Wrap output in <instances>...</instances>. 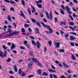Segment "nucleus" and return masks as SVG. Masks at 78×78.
Returning <instances> with one entry per match:
<instances>
[{"mask_svg": "<svg viewBox=\"0 0 78 78\" xmlns=\"http://www.w3.org/2000/svg\"><path fill=\"white\" fill-rule=\"evenodd\" d=\"M9 72L10 74H13V73H14V72L12 71H10Z\"/></svg>", "mask_w": 78, "mask_h": 78, "instance_id": "e2e57ef3", "label": "nucleus"}, {"mask_svg": "<svg viewBox=\"0 0 78 78\" xmlns=\"http://www.w3.org/2000/svg\"><path fill=\"white\" fill-rule=\"evenodd\" d=\"M71 59L73 60H76V58L73 55H72L71 56Z\"/></svg>", "mask_w": 78, "mask_h": 78, "instance_id": "aec40b11", "label": "nucleus"}, {"mask_svg": "<svg viewBox=\"0 0 78 78\" xmlns=\"http://www.w3.org/2000/svg\"><path fill=\"white\" fill-rule=\"evenodd\" d=\"M37 6L38 7L40 8H42V4H37Z\"/></svg>", "mask_w": 78, "mask_h": 78, "instance_id": "72a5a7b5", "label": "nucleus"}, {"mask_svg": "<svg viewBox=\"0 0 78 78\" xmlns=\"http://www.w3.org/2000/svg\"><path fill=\"white\" fill-rule=\"evenodd\" d=\"M69 28H71V30H73V31H75V29L73 28V27L69 26Z\"/></svg>", "mask_w": 78, "mask_h": 78, "instance_id": "c03bdc74", "label": "nucleus"}, {"mask_svg": "<svg viewBox=\"0 0 78 78\" xmlns=\"http://www.w3.org/2000/svg\"><path fill=\"white\" fill-rule=\"evenodd\" d=\"M37 25L39 27H41V25L40 24V23H39L38 22H37Z\"/></svg>", "mask_w": 78, "mask_h": 78, "instance_id": "58836bf2", "label": "nucleus"}, {"mask_svg": "<svg viewBox=\"0 0 78 78\" xmlns=\"http://www.w3.org/2000/svg\"><path fill=\"white\" fill-rule=\"evenodd\" d=\"M27 11L28 12L29 14L30 15H31V11L30 9L29 8H27Z\"/></svg>", "mask_w": 78, "mask_h": 78, "instance_id": "2eb2a0df", "label": "nucleus"}, {"mask_svg": "<svg viewBox=\"0 0 78 78\" xmlns=\"http://www.w3.org/2000/svg\"><path fill=\"white\" fill-rule=\"evenodd\" d=\"M23 59H19L18 62V63H19L20 62H23Z\"/></svg>", "mask_w": 78, "mask_h": 78, "instance_id": "c9c22d12", "label": "nucleus"}, {"mask_svg": "<svg viewBox=\"0 0 78 78\" xmlns=\"http://www.w3.org/2000/svg\"><path fill=\"white\" fill-rule=\"evenodd\" d=\"M73 77H74V78H76V77H78V76L76 75V74H74L73 75Z\"/></svg>", "mask_w": 78, "mask_h": 78, "instance_id": "69168bd1", "label": "nucleus"}, {"mask_svg": "<svg viewBox=\"0 0 78 78\" xmlns=\"http://www.w3.org/2000/svg\"><path fill=\"white\" fill-rule=\"evenodd\" d=\"M58 66H59V67H63V66L62 65V64H61L60 62L59 63V64H58Z\"/></svg>", "mask_w": 78, "mask_h": 78, "instance_id": "052dcab7", "label": "nucleus"}, {"mask_svg": "<svg viewBox=\"0 0 78 78\" xmlns=\"http://www.w3.org/2000/svg\"><path fill=\"white\" fill-rule=\"evenodd\" d=\"M70 39L71 41H73L74 40H76V38L75 37H72V36H71L70 37Z\"/></svg>", "mask_w": 78, "mask_h": 78, "instance_id": "f8f14e48", "label": "nucleus"}, {"mask_svg": "<svg viewBox=\"0 0 78 78\" xmlns=\"http://www.w3.org/2000/svg\"><path fill=\"white\" fill-rule=\"evenodd\" d=\"M66 24H67V23H66V22L65 21L61 22L60 23V25H62V24L64 25H66Z\"/></svg>", "mask_w": 78, "mask_h": 78, "instance_id": "9b49d317", "label": "nucleus"}, {"mask_svg": "<svg viewBox=\"0 0 78 78\" xmlns=\"http://www.w3.org/2000/svg\"><path fill=\"white\" fill-rule=\"evenodd\" d=\"M51 66L52 69H53L54 70H55V66H53L52 65H51Z\"/></svg>", "mask_w": 78, "mask_h": 78, "instance_id": "5fc2aeb1", "label": "nucleus"}, {"mask_svg": "<svg viewBox=\"0 0 78 78\" xmlns=\"http://www.w3.org/2000/svg\"><path fill=\"white\" fill-rule=\"evenodd\" d=\"M21 31L22 32H23V33H25V29L23 27L21 30Z\"/></svg>", "mask_w": 78, "mask_h": 78, "instance_id": "a18cd8bd", "label": "nucleus"}, {"mask_svg": "<svg viewBox=\"0 0 78 78\" xmlns=\"http://www.w3.org/2000/svg\"><path fill=\"white\" fill-rule=\"evenodd\" d=\"M44 51L45 53H47V48L46 47H44Z\"/></svg>", "mask_w": 78, "mask_h": 78, "instance_id": "c85d7f7f", "label": "nucleus"}, {"mask_svg": "<svg viewBox=\"0 0 78 78\" xmlns=\"http://www.w3.org/2000/svg\"><path fill=\"white\" fill-rule=\"evenodd\" d=\"M30 37L31 39H33V40H34V37L33 36H30Z\"/></svg>", "mask_w": 78, "mask_h": 78, "instance_id": "864d4df0", "label": "nucleus"}, {"mask_svg": "<svg viewBox=\"0 0 78 78\" xmlns=\"http://www.w3.org/2000/svg\"><path fill=\"white\" fill-rule=\"evenodd\" d=\"M14 70L16 72H17V66L14 65Z\"/></svg>", "mask_w": 78, "mask_h": 78, "instance_id": "412c9836", "label": "nucleus"}, {"mask_svg": "<svg viewBox=\"0 0 78 78\" xmlns=\"http://www.w3.org/2000/svg\"><path fill=\"white\" fill-rule=\"evenodd\" d=\"M21 3L22 4V5H23V6H25V1H24V0H22L21 1Z\"/></svg>", "mask_w": 78, "mask_h": 78, "instance_id": "4c0bfd02", "label": "nucleus"}, {"mask_svg": "<svg viewBox=\"0 0 78 78\" xmlns=\"http://www.w3.org/2000/svg\"><path fill=\"white\" fill-rule=\"evenodd\" d=\"M61 78H66L64 76H62L60 77Z\"/></svg>", "mask_w": 78, "mask_h": 78, "instance_id": "774afa93", "label": "nucleus"}, {"mask_svg": "<svg viewBox=\"0 0 78 78\" xmlns=\"http://www.w3.org/2000/svg\"><path fill=\"white\" fill-rule=\"evenodd\" d=\"M70 45L72 47H74L75 46V44L73 42L71 43Z\"/></svg>", "mask_w": 78, "mask_h": 78, "instance_id": "49530a36", "label": "nucleus"}, {"mask_svg": "<svg viewBox=\"0 0 78 78\" xmlns=\"http://www.w3.org/2000/svg\"><path fill=\"white\" fill-rule=\"evenodd\" d=\"M41 23L44 26V27H46L47 28H48V30H49V28H50V27L48 25H46L43 23L42 21H41Z\"/></svg>", "mask_w": 78, "mask_h": 78, "instance_id": "20e7f679", "label": "nucleus"}, {"mask_svg": "<svg viewBox=\"0 0 78 78\" xmlns=\"http://www.w3.org/2000/svg\"><path fill=\"white\" fill-rule=\"evenodd\" d=\"M20 49H22L23 50H25V47L22 46H20Z\"/></svg>", "mask_w": 78, "mask_h": 78, "instance_id": "79ce46f5", "label": "nucleus"}, {"mask_svg": "<svg viewBox=\"0 0 78 78\" xmlns=\"http://www.w3.org/2000/svg\"><path fill=\"white\" fill-rule=\"evenodd\" d=\"M48 71H49V72H51V73H55V72H56V71L51 69H49Z\"/></svg>", "mask_w": 78, "mask_h": 78, "instance_id": "4468645a", "label": "nucleus"}, {"mask_svg": "<svg viewBox=\"0 0 78 78\" xmlns=\"http://www.w3.org/2000/svg\"><path fill=\"white\" fill-rule=\"evenodd\" d=\"M3 48L4 49H7L8 48L6 47V46L5 45H3Z\"/></svg>", "mask_w": 78, "mask_h": 78, "instance_id": "4d7b16f0", "label": "nucleus"}, {"mask_svg": "<svg viewBox=\"0 0 78 78\" xmlns=\"http://www.w3.org/2000/svg\"><path fill=\"white\" fill-rule=\"evenodd\" d=\"M68 76H69V77H68V78H71V77H72V75H71L69 74V75H68Z\"/></svg>", "mask_w": 78, "mask_h": 78, "instance_id": "338daca9", "label": "nucleus"}, {"mask_svg": "<svg viewBox=\"0 0 78 78\" xmlns=\"http://www.w3.org/2000/svg\"><path fill=\"white\" fill-rule=\"evenodd\" d=\"M20 16H21L23 17V18H24V19H25V18H26V17H25V16L24 15V14L22 12L20 14Z\"/></svg>", "mask_w": 78, "mask_h": 78, "instance_id": "b1692460", "label": "nucleus"}, {"mask_svg": "<svg viewBox=\"0 0 78 78\" xmlns=\"http://www.w3.org/2000/svg\"><path fill=\"white\" fill-rule=\"evenodd\" d=\"M32 61H34V62H37V60L36 58H32Z\"/></svg>", "mask_w": 78, "mask_h": 78, "instance_id": "c756f323", "label": "nucleus"}, {"mask_svg": "<svg viewBox=\"0 0 78 78\" xmlns=\"http://www.w3.org/2000/svg\"><path fill=\"white\" fill-rule=\"evenodd\" d=\"M15 47H16V46L14 44V43H12L10 50H12L14 49Z\"/></svg>", "mask_w": 78, "mask_h": 78, "instance_id": "6e6552de", "label": "nucleus"}, {"mask_svg": "<svg viewBox=\"0 0 78 78\" xmlns=\"http://www.w3.org/2000/svg\"><path fill=\"white\" fill-rule=\"evenodd\" d=\"M75 24V23H74L73 22H70L69 23V25H74Z\"/></svg>", "mask_w": 78, "mask_h": 78, "instance_id": "473e14b6", "label": "nucleus"}, {"mask_svg": "<svg viewBox=\"0 0 78 78\" xmlns=\"http://www.w3.org/2000/svg\"><path fill=\"white\" fill-rule=\"evenodd\" d=\"M40 17H44V15H43V13H41L40 14Z\"/></svg>", "mask_w": 78, "mask_h": 78, "instance_id": "bf43d9fd", "label": "nucleus"}, {"mask_svg": "<svg viewBox=\"0 0 78 78\" xmlns=\"http://www.w3.org/2000/svg\"><path fill=\"white\" fill-rule=\"evenodd\" d=\"M72 9L73 11H74L75 12H76V11H77V10H76V9H75V8L73 7L72 8Z\"/></svg>", "mask_w": 78, "mask_h": 78, "instance_id": "09e8293b", "label": "nucleus"}, {"mask_svg": "<svg viewBox=\"0 0 78 78\" xmlns=\"http://www.w3.org/2000/svg\"><path fill=\"white\" fill-rule=\"evenodd\" d=\"M35 30H36L35 31L37 34H40V33L39 31V28H35Z\"/></svg>", "mask_w": 78, "mask_h": 78, "instance_id": "9d476101", "label": "nucleus"}, {"mask_svg": "<svg viewBox=\"0 0 78 78\" xmlns=\"http://www.w3.org/2000/svg\"><path fill=\"white\" fill-rule=\"evenodd\" d=\"M8 32L9 33V34H7L6 36H8L9 37H11V36H12L14 34H19V32L17 31H12L11 29L10 28L8 29Z\"/></svg>", "mask_w": 78, "mask_h": 78, "instance_id": "f257e3e1", "label": "nucleus"}, {"mask_svg": "<svg viewBox=\"0 0 78 78\" xmlns=\"http://www.w3.org/2000/svg\"><path fill=\"white\" fill-rule=\"evenodd\" d=\"M7 19L8 20H9L10 22H12V20H11V17L10 15H9L8 16Z\"/></svg>", "mask_w": 78, "mask_h": 78, "instance_id": "a211bd4d", "label": "nucleus"}, {"mask_svg": "<svg viewBox=\"0 0 78 78\" xmlns=\"http://www.w3.org/2000/svg\"><path fill=\"white\" fill-rule=\"evenodd\" d=\"M55 45H56V47L57 48H59L60 45V43L55 42Z\"/></svg>", "mask_w": 78, "mask_h": 78, "instance_id": "39448f33", "label": "nucleus"}, {"mask_svg": "<svg viewBox=\"0 0 78 78\" xmlns=\"http://www.w3.org/2000/svg\"><path fill=\"white\" fill-rule=\"evenodd\" d=\"M37 48L39 49L40 48V47H41V44L39 41H37Z\"/></svg>", "mask_w": 78, "mask_h": 78, "instance_id": "0eeeda50", "label": "nucleus"}, {"mask_svg": "<svg viewBox=\"0 0 78 78\" xmlns=\"http://www.w3.org/2000/svg\"><path fill=\"white\" fill-rule=\"evenodd\" d=\"M37 64L38 66H40V67H42V64H41L39 62H37Z\"/></svg>", "mask_w": 78, "mask_h": 78, "instance_id": "5701e85b", "label": "nucleus"}, {"mask_svg": "<svg viewBox=\"0 0 78 78\" xmlns=\"http://www.w3.org/2000/svg\"><path fill=\"white\" fill-rule=\"evenodd\" d=\"M49 78H53V75L50 74L49 76Z\"/></svg>", "mask_w": 78, "mask_h": 78, "instance_id": "680f3d73", "label": "nucleus"}, {"mask_svg": "<svg viewBox=\"0 0 78 78\" xmlns=\"http://www.w3.org/2000/svg\"><path fill=\"white\" fill-rule=\"evenodd\" d=\"M53 76L54 78H58V77L55 74H53Z\"/></svg>", "mask_w": 78, "mask_h": 78, "instance_id": "13d9d810", "label": "nucleus"}, {"mask_svg": "<svg viewBox=\"0 0 78 78\" xmlns=\"http://www.w3.org/2000/svg\"><path fill=\"white\" fill-rule=\"evenodd\" d=\"M22 73V69H19V72H18V73L20 75V74H21V73Z\"/></svg>", "mask_w": 78, "mask_h": 78, "instance_id": "f704fd0d", "label": "nucleus"}, {"mask_svg": "<svg viewBox=\"0 0 78 78\" xmlns=\"http://www.w3.org/2000/svg\"><path fill=\"white\" fill-rule=\"evenodd\" d=\"M31 7L33 10L32 11V12L33 13H34V12H35L36 11V10H35V9H34V6H33L32 5H31Z\"/></svg>", "mask_w": 78, "mask_h": 78, "instance_id": "f3484780", "label": "nucleus"}, {"mask_svg": "<svg viewBox=\"0 0 78 78\" xmlns=\"http://www.w3.org/2000/svg\"><path fill=\"white\" fill-rule=\"evenodd\" d=\"M70 34H73L74 35V36H76V33L75 32H70Z\"/></svg>", "mask_w": 78, "mask_h": 78, "instance_id": "37998d69", "label": "nucleus"}, {"mask_svg": "<svg viewBox=\"0 0 78 78\" xmlns=\"http://www.w3.org/2000/svg\"><path fill=\"white\" fill-rule=\"evenodd\" d=\"M61 8H62V9H63V10H66V8H64V5H62Z\"/></svg>", "mask_w": 78, "mask_h": 78, "instance_id": "3c124183", "label": "nucleus"}, {"mask_svg": "<svg viewBox=\"0 0 78 78\" xmlns=\"http://www.w3.org/2000/svg\"><path fill=\"white\" fill-rule=\"evenodd\" d=\"M69 34H66L65 35V37L66 38L69 37Z\"/></svg>", "mask_w": 78, "mask_h": 78, "instance_id": "8fccbe9b", "label": "nucleus"}, {"mask_svg": "<svg viewBox=\"0 0 78 78\" xmlns=\"http://www.w3.org/2000/svg\"><path fill=\"white\" fill-rule=\"evenodd\" d=\"M24 27L25 28H27V27H30V25L27 24H25Z\"/></svg>", "mask_w": 78, "mask_h": 78, "instance_id": "cd10ccee", "label": "nucleus"}, {"mask_svg": "<svg viewBox=\"0 0 78 78\" xmlns=\"http://www.w3.org/2000/svg\"><path fill=\"white\" fill-rule=\"evenodd\" d=\"M60 10L61 11L60 12L61 14H63V15H64L65 13L64 11H63V10H62V9H60Z\"/></svg>", "mask_w": 78, "mask_h": 78, "instance_id": "393cba45", "label": "nucleus"}, {"mask_svg": "<svg viewBox=\"0 0 78 78\" xmlns=\"http://www.w3.org/2000/svg\"><path fill=\"white\" fill-rule=\"evenodd\" d=\"M24 45H26V47H27L28 48H30V47H29V45H28V44H27L28 43L27 41H24Z\"/></svg>", "mask_w": 78, "mask_h": 78, "instance_id": "423d86ee", "label": "nucleus"}, {"mask_svg": "<svg viewBox=\"0 0 78 78\" xmlns=\"http://www.w3.org/2000/svg\"><path fill=\"white\" fill-rule=\"evenodd\" d=\"M9 3H10L11 4H15L16 3L12 1H10Z\"/></svg>", "mask_w": 78, "mask_h": 78, "instance_id": "de8ad7c7", "label": "nucleus"}, {"mask_svg": "<svg viewBox=\"0 0 78 78\" xmlns=\"http://www.w3.org/2000/svg\"><path fill=\"white\" fill-rule=\"evenodd\" d=\"M13 25L14 27H17V24L15 23H13Z\"/></svg>", "mask_w": 78, "mask_h": 78, "instance_id": "6e6d98bb", "label": "nucleus"}, {"mask_svg": "<svg viewBox=\"0 0 78 78\" xmlns=\"http://www.w3.org/2000/svg\"><path fill=\"white\" fill-rule=\"evenodd\" d=\"M59 52H62V53H64V49H60L59 50Z\"/></svg>", "mask_w": 78, "mask_h": 78, "instance_id": "2f4dec72", "label": "nucleus"}, {"mask_svg": "<svg viewBox=\"0 0 78 78\" xmlns=\"http://www.w3.org/2000/svg\"><path fill=\"white\" fill-rule=\"evenodd\" d=\"M15 11L14 9V8L13 7H11L10 9V11Z\"/></svg>", "mask_w": 78, "mask_h": 78, "instance_id": "ea45409f", "label": "nucleus"}, {"mask_svg": "<svg viewBox=\"0 0 78 78\" xmlns=\"http://www.w3.org/2000/svg\"><path fill=\"white\" fill-rule=\"evenodd\" d=\"M29 55H30V56H32L34 58V53H33V51H30L29 53Z\"/></svg>", "mask_w": 78, "mask_h": 78, "instance_id": "1a4fd4ad", "label": "nucleus"}, {"mask_svg": "<svg viewBox=\"0 0 78 78\" xmlns=\"http://www.w3.org/2000/svg\"><path fill=\"white\" fill-rule=\"evenodd\" d=\"M0 56L2 58H3V53L0 51Z\"/></svg>", "mask_w": 78, "mask_h": 78, "instance_id": "6ab92c4d", "label": "nucleus"}, {"mask_svg": "<svg viewBox=\"0 0 78 78\" xmlns=\"http://www.w3.org/2000/svg\"><path fill=\"white\" fill-rule=\"evenodd\" d=\"M49 32L50 34H51V33H53V29L51 28L49 29Z\"/></svg>", "mask_w": 78, "mask_h": 78, "instance_id": "bb28decb", "label": "nucleus"}, {"mask_svg": "<svg viewBox=\"0 0 78 78\" xmlns=\"http://www.w3.org/2000/svg\"><path fill=\"white\" fill-rule=\"evenodd\" d=\"M48 44L50 46H51V44H52V42L51 41H49L48 42Z\"/></svg>", "mask_w": 78, "mask_h": 78, "instance_id": "7c9ffc66", "label": "nucleus"}, {"mask_svg": "<svg viewBox=\"0 0 78 78\" xmlns=\"http://www.w3.org/2000/svg\"><path fill=\"white\" fill-rule=\"evenodd\" d=\"M10 61H11V59L9 58L7 60V61L8 62H10Z\"/></svg>", "mask_w": 78, "mask_h": 78, "instance_id": "603ef678", "label": "nucleus"}, {"mask_svg": "<svg viewBox=\"0 0 78 78\" xmlns=\"http://www.w3.org/2000/svg\"><path fill=\"white\" fill-rule=\"evenodd\" d=\"M34 62H30L29 64V65L30 66V67H31L32 66V65L33 64Z\"/></svg>", "mask_w": 78, "mask_h": 78, "instance_id": "e433bc0d", "label": "nucleus"}, {"mask_svg": "<svg viewBox=\"0 0 78 78\" xmlns=\"http://www.w3.org/2000/svg\"><path fill=\"white\" fill-rule=\"evenodd\" d=\"M31 20L32 22H33L34 23L36 22V20L34 19L33 18H31Z\"/></svg>", "mask_w": 78, "mask_h": 78, "instance_id": "a19ab883", "label": "nucleus"}, {"mask_svg": "<svg viewBox=\"0 0 78 78\" xmlns=\"http://www.w3.org/2000/svg\"><path fill=\"white\" fill-rule=\"evenodd\" d=\"M6 34V32H4L1 33V35H3V34Z\"/></svg>", "mask_w": 78, "mask_h": 78, "instance_id": "0e129e2a", "label": "nucleus"}, {"mask_svg": "<svg viewBox=\"0 0 78 78\" xmlns=\"http://www.w3.org/2000/svg\"><path fill=\"white\" fill-rule=\"evenodd\" d=\"M42 75L43 76H44H44H47V75H48V74L45 72H44L43 73Z\"/></svg>", "mask_w": 78, "mask_h": 78, "instance_id": "dca6fc26", "label": "nucleus"}, {"mask_svg": "<svg viewBox=\"0 0 78 78\" xmlns=\"http://www.w3.org/2000/svg\"><path fill=\"white\" fill-rule=\"evenodd\" d=\"M7 53V51L6 50H4V55L3 56L5 57H6V54Z\"/></svg>", "mask_w": 78, "mask_h": 78, "instance_id": "ddd939ff", "label": "nucleus"}, {"mask_svg": "<svg viewBox=\"0 0 78 78\" xmlns=\"http://www.w3.org/2000/svg\"><path fill=\"white\" fill-rule=\"evenodd\" d=\"M31 42L32 44L33 45H36V42H34V40H32Z\"/></svg>", "mask_w": 78, "mask_h": 78, "instance_id": "a878e982", "label": "nucleus"}, {"mask_svg": "<svg viewBox=\"0 0 78 78\" xmlns=\"http://www.w3.org/2000/svg\"><path fill=\"white\" fill-rule=\"evenodd\" d=\"M65 8L69 14H72V12L70 11V8L68 6H66Z\"/></svg>", "mask_w": 78, "mask_h": 78, "instance_id": "7ed1b4c3", "label": "nucleus"}, {"mask_svg": "<svg viewBox=\"0 0 78 78\" xmlns=\"http://www.w3.org/2000/svg\"><path fill=\"white\" fill-rule=\"evenodd\" d=\"M42 73V71H41V69H39L38 70V73L39 75H41V73Z\"/></svg>", "mask_w": 78, "mask_h": 78, "instance_id": "4be33fe9", "label": "nucleus"}, {"mask_svg": "<svg viewBox=\"0 0 78 78\" xmlns=\"http://www.w3.org/2000/svg\"><path fill=\"white\" fill-rule=\"evenodd\" d=\"M46 14L48 19H50V20H52L53 19V13L52 12L50 11L49 13V16H50V17L48 15V13L47 12H46Z\"/></svg>", "mask_w": 78, "mask_h": 78, "instance_id": "f03ea898", "label": "nucleus"}]
</instances>
